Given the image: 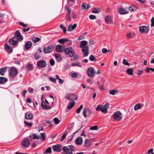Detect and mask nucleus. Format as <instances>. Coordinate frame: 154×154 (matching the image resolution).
Masks as SVG:
<instances>
[{
  "label": "nucleus",
  "mask_w": 154,
  "mask_h": 154,
  "mask_svg": "<svg viewBox=\"0 0 154 154\" xmlns=\"http://www.w3.org/2000/svg\"><path fill=\"white\" fill-rule=\"evenodd\" d=\"M88 44L87 41L83 40L80 42L79 47L82 48V51L83 54V56L86 57L88 56L89 54V47L87 46Z\"/></svg>",
  "instance_id": "nucleus-1"
},
{
  "label": "nucleus",
  "mask_w": 154,
  "mask_h": 154,
  "mask_svg": "<svg viewBox=\"0 0 154 154\" xmlns=\"http://www.w3.org/2000/svg\"><path fill=\"white\" fill-rule=\"evenodd\" d=\"M63 149L66 154H72V152L75 150V147L72 145H68L67 146H64Z\"/></svg>",
  "instance_id": "nucleus-2"
},
{
  "label": "nucleus",
  "mask_w": 154,
  "mask_h": 154,
  "mask_svg": "<svg viewBox=\"0 0 154 154\" xmlns=\"http://www.w3.org/2000/svg\"><path fill=\"white\" fill-rule=\"evenodd\" d=\"M64 53L70 57L74 56L75 53L73 49L71 47L66 48L64 49Z\"/></svg>",
  "instance_id": "nucleus-3"
},
{
  "label": "nucleus",
  "mask_w": 154,
  "mask_h": 154,
  "mask_svg": "<svg viewBox=\"0 0 154 154\" xmlns=\"http://www.w3.org/2000/svg\"><path fill=\"white\" fill-rule=\"evenodd\" d=\"M122 114L120 111H117L114 113L113 118L116 121H120L122 119Z\"/></svg>",
  "instance_id": "nucleus-4"
},
{
  "label": "nucleus",
  "mask_w": 154,
  "mask_h": 154,
  "mask_svg": "<svg viewBox=\"0 0 154 154\" xmlns=\"http://www.w3.org/2000/svg\"><path fill=\"white\" fill-rule=\"evenodd\" d=\"M66 10L67 11L66 15V19L68 22H70L71 19L70 17V15L71 14V9L70 7L67 6L66 8Z\"/></svg>",
  "instance_id": "nucleus-5"
},
{
  "label": "nucleus",
  "mask_w": 154,
  "mask_h": 154,
  "mask_svg": "<svg viewBox=\"0 0 154 154\" xmlns=\"http://www.w3.org/2000/svg\"><path fill=\"white\" fill-rule=\"evenodd\" d=\"M54 49V47L53 45H50L48 47H45L43 49L44 52L45 53H49Z\"/></svg>",
  "instance_id": "nucleus-6"
},
{
  "label": "nucleus",
  "mask_w": 154,
  "mask_h": 154,
  "mask_svg": "<svg viewBox=\"0 0 154 154\" xmlns=\"http://www.w3.org/2000/svg\"><path fill=\"white\" fill-rule=\"evenodd\" d=\"M87 72L88 76L91 77H92L94 75L95 71L93 68L91 67L88 69Z\"/></svg>",
  "instance_id": "nucleus-7"
},
{
  "label": "nucleus",
  "mask_w": 154,
  "mask_h": 154,
  "mask_svg": "<svg viewBox=\"0 0 154 154\" xmlns=\"http://www.w3.org/2000/svg\"><path fill=\"white\" fill-rule=\"evenodd\" d=\"M96 110L97 111L100 110L103 113H106L107 112V109L106 108L103 107V105L100 104L97 106L96 108Z\"/></svg>",
  "instance_id": "nucleus-8"
},
{
  "label": "nucleus",
  "mask_w": 154,
  "mask_h": 154,
  "mask_svg": "<svg viewBox=\"0 0 154 154\" xmlns=\"http://www.w3.org/2000/svg\"><path fill=\"white\" fill-rule=\"evenodd\" d=\"M149 28L146 26H140L139 27V31L141 33H147L149 31Z\"/></svg>",
  "instance_id": "nucleus-9"
},
{
  "label": "nucleus",
  "mask_w": 154,
  "mask_h": 154,
  "mask_svg": "<svg viewBox=\"0 0 154 154\" xmlns=\"http://www.w3.org/2000/svg\"><path fill=\"white\" fill-rule=\"evenodd\" d=\"M21 144L24 147H28L30 145L29 140L27 139H25L22 141Z\"/></svg>",
  "instance_id": "nucleus-10"
},
{
  "label": "nucleus",
  "mask_w": 154,
  "mask_h": 154,
  "mask_svg": "<svg viewBox=\"0 0 154 154\" xmlns=\"http://www.w3.org/2000/svg\"><path fill=\"white\" fill-rule=\"evenodd\" d=\"M18 42V39L15 37H13L9 40V43L11 45H15Z\"/></svg>",
  "instance_id": "nucleus-11"
},
{
  "label": "nucleus",
  "mask_w": 154,
  "mask_h": 154,
  "mask_svg": "<svg viewBox=\"0 0 154 154\" xmlns=\"http://www.w3.org/2000/svg\"><path fill=\"white\" fill-rule=\"evenodd\" d=\"M9 73L10 76L13 77L17 75V71L14 68L12 67L10 69Z\"/></svg>",
  "instance_id": "nucleus-12"
},
{
  "label": "nucleus",
  "mask_w": 154,
  "mask_h": 154,
  "mask_svg": "<svg viewBox=\"0 0 154 154\" xmlns=\"http://www.w3.org/2000/svg\"><path fill=\"white\" fill-rule=\"evenodd\" d=\"M37 65L40 68H44L46 65V62L44 60H40L37 63Z\"/></svg>",
  "instance_id": "nucleus-13"
},
{
  "label": "nucleus",
  "mask_w": 154,
  "mask_h": 154,
  "mask_svg": "<svg viewBox=\"0 0 154 154\" xmlns=\"http://www.w3.org/2000/svg\"><path fill=\"white\" fill-rule=\"evenodd\" d=\"M55 49L56 51L58 52H62L64 51V47L63 45H56Z\"/></svg>",
  "instance_id": "nucleus-14"
},
{
  "label": "nucleus",
  "mask_w": 154,
  "mask_h": 154,
  "mask_svg": "<svg viewBox=\"0 0 154 154\" xmlns=\"http://www.w3.org/2000/svg\"><path fill=\"white\" fill-rule=\"evenodd\" d=\"M14 37L17 38L18 39V41L19 40L21 41L23 39V37L19 31H17L16 32Z\"/></svg>",
  "instance_id": "nucleus-15"
},
{
  "label": "nucleus",
  "mask_w": 154,
  "mask_h": 154,
  "mask_svg": "<svg viewBox=\"0 0 154 154\" xmlns=\"http://www.w3.org/2000/svg\"><path fill=\"white\" fill-rule=\"evenodd\" d=\"M76 24H74L73 25L72 24L69 25L68 26L67 31L69 32H71L77 26Z\"/></svg>",
  "instance_id": "nucleus-16"
},
{
  "label": "nucleus",
  "mask_w": 154,
  "mask_h": 154,
  "mask_svg": "<svg viewBox=\"0 0 154 154\" xmlns=\"http://www.w3.org/2000/svg\"><path fill=\"white\" fill-rule=\"evenodd\" d=\"M52 148L54 151L60 152L61 149V146L60 144L54 145L53 146Z\"/></svg>",
  "instance_id": "nucleus-17"
},
{
  "label": "nucleus",
  "mask_w": 154,
  "mask_h": 154,
  "mask_svg": "<svg viewBox=\"0 0 154 154\" xmlns=\"http://www.w3.org/2000/svg\"><path fill=\"white\" fill-rule=\"evenodd\" d=\"M25 117L27 119L31 120L33 118V115L32 113L27 112L25 114Z\"/></svg>",
  "instance_id": "nucleus-18"
},
{
  "label": "nucleus",
  "mask_w": 154,
  "mask_h": 154,
  "mask_svg": "<svg viewBox=\"0 0 154 154\" xmlns=\"http://www.w3.org/2000/svg\"><path fill=\"white\" fill-rule=\"evenodd\" d=\"M41 106L43 109H50L51 107L50 106H47L44 101H43L42 104Z\"/></svg>",
  "instance_id": "nucleus-19"
},
{
  "label": "nucleus",
  "mask_w": 154,
  "mask_h": 154,
  "mask_svg": "<svg viewBox=\"0 0 154 154\" xmlns=\"http://www.w3.org/2000/svg\"><path fill=\"white\" fill-rule=\"evenodd\" d=\"M75 143L76 144L80 145L82 143V138L81 137H78L75 140Z\"/></svg>",
  "instance_id": "nucleus-20"
},
{
  "label": "nucleus",
  "mask_w": 154,
  "mask_h": 154,
  "mask_svg": "<svg viewBox=\"0 0 154 154\" xmlns=\"http://www.w3.org/2000/svg\"><path fill=\"white\" fill-rule=\"evenodd\" d=\"M90 7V6L87 4L85 3H83L82 5L81 9L82 10H84L86 9L88 10Z\"/></svg>",
  "instance_id": "nucleus-21"
},
{
  "label": "nucleus",
  "mask_w": 154,
  "mask_h": 154,
  "mask_svg": "<svg viewBox=\"0 0 154 154\" xmlns=\"http://www.w3.org/2000/svg\"><path fill=\"white\" fill-rule=\"evenodd\" d=\"M32 42L30 41H28L25 44V46L26 50H28L32 46Z\"/></svg>",
  "instance_id": "nucleus-22"
},
{
  "label": "nucleus",
  "mask_w": 154,
  "mask_h": 154,
  "mask_svg": "<svg viewBox=\"0 0 154 154\" xmlns=\"http://www.w3.org/2000/svg\"><path fill=\"white\" fill-rule=\"evenodd\" d=\"M105 21L108 24L111 23L112 21V18L110 16H108L105 17Z\"/></svg>",
  "instance_id": "nucleus-23"
},
{
  "label": "nucleus",
  "mask_w": 154,
  "mask_h": 154,
  "mask_svg": "<svg viewBox=\"0 0 154 154\" xmlns=\"http://www.w3.org/2000/svg\"><path fill=\"white\" fill-rule=\"evenodd\" d=\"M119 13L121 14H125L128 13V11L125 9L121 8H119Z\"/></svg>",
  "instance_id": "nucleus-24"
},
{
  "label": "nucleus",
  "mask_w": 154,
  "mask_h": 154,
  "mask_svg": "<svg viewBox=\"0 0 154 154\" xmlns=\"http://www.w3.org/2000/svg\"><path fill=\"white\" fill-rule=\"evenodd\" d=\"M5 48L6 50L8 52L11 53L12 51V49L11 47L7 44H6L5 45Z\"/></svg>",
  "instance_id": "nucleus-25"
},
{
  "label": "nucleus",
  "mask_w": 154,
  "mask_h": 154,
  "mask_svg": "<svg viewBox=\"0 0 154 154\" xmlns=\"http://www.w3.org/2000/svg\"><path fill=\"white\" fill-rule=\"evenodd\" d=\"M127 73L130 75H133V68H129L126 70Z\"/></svg>",
  "instance_id": "nucleus-26"
},
{
  "label": "nucleus",
  "mask_w": 154,
  "mask_h": 154,
  "mask_svg": "<svg viewBox=\"0 0 154 154\" xmlns=\"http://www.w3.org/2000/svg\"><path fill=\"white\" fill-rule=\"evenodd\" d=\"M75 104V102L73 101L72 102H70L68 105L67 109H70L72 108Z\"/></svg>",
  "instance_id": "nucleus-27"
},
{
  "label": "nucleus",
  "mask_w": 154,
  "mask_h": 154,
  "mask_svg": "<svg viewBox=\"0 0 154 154\" xmlns=\"http://www.w3.org/2000/svg\"><path fill=\"white\" fill-rule=\"evenodd\" d=\"M85 146L86 147H89L91 146L90 140H86L85 142Z\"/></svg>",
  "instance_id": "nucleus-28"
},
{
  "label": "nucleus",
  "mask_w": 154,
  "mask_h": 154,
  "mask_svg": "<svg viewBox=\"0 0 154 154\" xmlns=\"http://www.w3.org/2000/svg\"><path fill=\"white\" fill-rule=\"evenodd\" d=\"M119 92V91L117 90H111L109 91V94L112 95H114L118 93Z\"/></svg>",
  "instance_id": "nucleus-29"
},
{
  "label": "nucleus",
  "mask_w": 154,
  "mask_h": 154,
  "mask_svg": "<svg viewBox=\"0 0 154 154\" xmlns=\"http://www.w3.org/2000/svg\"><path fill=\"white\" fill-rule=\"evenodd\" d=\"M8 79L5 78L0 77V83L4 84L6 82Z\"/></svg>",
  "instance_id": "nucleus-30"
},
{
  "label": "nucleus",
  "mask_w": 154,
  "mask_h": 154,
  "mask_svg": "<svg viewBox=\"0 0 154 154\" xmlns=\"http://www.w3.org/2000/svg\"><path fill=\"white\" fill-rule=\"evenodd\" d=\"M55 57L57 61L58 62H60L61 60V57L60 54H57L55 55Z\"/></svg>",
  "instance_id": "nucleus-31"
},
{
  "label": "nucleus",
  "mask_w": 154,
  "mask_h": 154,
  "mask_svg": "<svg viewBox=\"0 0 154 154\" xmlns=\"http://www.w3.org/2000/svg\"><path fill=\"white\" fill-rule=\"evenodd\" d=\"M40 40V38L38 37H33L32 38V40L34 43H36L39 41Z\"/></svg>",
  "instance_id": "nucleus-32"
},
{
  "label": "nucleus",
  "mask_w": 154,
  "mask_h": 154,
  "mask_svg": "<svg viewBox=\"0 0 154 154\" xmlns=\"http://www.w3.org/2000/svg\"><path fill=\"white\" fill-rule=\"evenodd\" d=\"M100 11V9L99 8H94L92 11V13L94 14L99 13Z\"/></svg>",
  "instance_id": "nucleus-33"
},
{
  "label": "nucleus",
  "mask_w": 154,
  "mask_h": 154,
  "mask_svg": "<svg viewBox=\"0 0 154 154\" xmlns=\"http://www.w3.org/2000/svg\"><path fill=\"white\" fill-rule=\"evenodd\" d=\"M69 41V39L66 38H62L59 39L58 41V42L63 43L65 42H67Z\"/></svg>",
  "instance_id": "nucleus-34"
},
{
  "label": "nucleus",
  "mask_w": 154,
  "mask_h": 154,
  "mask_svg": "<svg viewBox=\"0 0 154 154\" xmlns=\"http://www.w3.org/2000/svg\"><path fill=\"white\" fill-rule=\"evenodd\" d=\"M7 68L4 67L0 69V74L1 75H4V72L6 71Z\"/></svg>",
  "instance_id": "nucleus-35"
},
{
  "label": "nucleus",
  "mask_w": 154,
  "mask_h": 154,
  "mask_svg": "<svg viewBox=\"0 0 154 154\" xmlns=\"http://www.w3.org/2000/svg\"><path fill=\"white\" fill-rule=\"evenodd\" d=\"M71 97V100L73 101L76 100L77 98V96L74 94H70Z\"/></svg>",
  "instance_id": "nucleus-36"
},
{
  "label": "nucleus",
  "mask_w": 154,
  "mask_h": 154,
  "mask_svg": "<svg viewBox=\"0 0 154 154\" xmlns=\"http://www.w3.org/2000/svg\"><path fill=\"white\" fill-rule=\"evenodd\" d=\"M83 106L82 105H81L76 110V112L77 114L79 113L81 111V110L83 108Z\"/></svg>",
  "instance_id": "nucleus-37"
},
{
  "label": "nucleus",
  "mask_w": 154,
  "mask_h": 154,
  "mask_svg": "<svg viewBox=\"0 0 154 154\" xmlns=\"http://www.w3.org/2000/svg\"><path fill=\"white\" fill-rule=\"evenodd\" d=\"M27 70H31L32 69L33 66L32 64H28L26 66Z\"/></svg>",
  "instance_id": "nucleus-38"
},
{
  "label": "nucleus",
  "mask_w": 154,
  "mask_h": 154,
  "mask_svg": "<svg viewBox=\"0 0 154 154\" xmlns=\"http://www.w3.org/2000/svg\"><path fill=\"white\" fill-rule=\"evenodd\" d=\"M72 66H78L79 67H81V65L80 63L79 62H73L72 64Z\"/></svg>",
  "instance_id": "nucleus-39"
},
{
  "label": "nucleus",
  "mask_w": 154,
  "mask_h": 154,
  "mask_svg": "<svg viewBox=\"0 0 154 154\" xmlns=\"http://www.w3.org/2000/svg\"><path fill=\"white\" fill-rule=\"evenodd\" d=\"M60 28L63 29V32L64 33H65L66 32V28L63 26V25L61 24L60 25Z\"/></svg>",
  "instance_id": "nucleus-40"
},
{
  "label": "nucleus",
  "mask_w": 154,
  "mask_h": 154,
  "mask_svg": "<svg viewBox=\"0 0 154 154\" xmlns=\"http://www.w3.org/2000/svg\"><path fill=\"white\" fill-rule=\"evenodd\" d=\"M134 110H137L138 109H141L140 107V104H137L135 105L134 106Z\"/></svg>",
  "instance_id": "nucleus-41"
},
{
  "label": "nucleus",
  "mask_w": 154,
  "mask_h": 154,
  "mask_svg": "<svg viewBox=\"0 0 154 154\" xmlns=\"http://www.w3.org/2000/svg\"><path fill=\"white\" fill-rule=\"evenodd\" d=\"M98 129V127L97 126H94L90 127V129L91 130H97Z\"/></svg>",
  "instance_id": "nucleus-42"
},
{
  "label": "nucleus",
  "mask_w": 154,
  "mask_h": 154,
  "mask_svg": "<svg viewBox=\"0 0 154 154\" xmlns=\"http://www.w3.org/2000/svg\"><path fill=\"white\" fill-rule=\"evenodd\" d=\"M19 24L20 26H23L24 27H27L28 25L26 24H24L22 22H19Z\"/></svg>",
  "instance_id": "nucleus-43"
},
{
  "label": "nucleus",
  "mask_w": 154,
  "mask_h": 154,
  "mask_svg": "<svg viewBox=\"0 0 154 154\" xmlns=\"http://www.w3.org/2000/svg\"><path fill=\"white\" fill-rule=\"evenodd\" d=\"M34 57H35V58L36 59H38L40 57V56L39 53L37 52H36L35 53V54L34 55Z\"/></svg>",
  "instance_id": "nucleus-44"
},
{
  "label": "nucleus",
  "mask_w": 154,
  "mask_h": 154,
  "mask_svg": "<svg viewBox=\"0 0 154 154\" xmlns=\"http://www.w3.org/2000/svg\"><path fill=\"white\" fill-rule=\"evenodd\" d=\"M89 59L91 61H95L96 60L95 57L93 55H91L90 56Z\"/></svg>",
  "instance_id": "nucleus-45"
},
{
  "label": "nucleus",
  "mask_w": 154,
  "mask_h": 154,
  "mask_svg": "<svg viewBox=\"0 0 154 154\" xmlns=\"http://www.w3.org/2000/svg\"><path fill=\"white\" fill-rule=\"evenodd\" d=\"M54 121L56 124H58L60 122V121L56 117L54 119Z\"/></svg>",
  "instance_id": "nucleus-46"
},
{
  "label": "nucleus",
  "mask_w": 154,
  "mask_h": 154,
  "mask_svg": "<svg viewBox=\"0 0 154 154\" xmlns=\"http://www.w3.org/2000/svg\"><path fill=\"white\" fill-rule=\"evenodd\" d=\"M51 147H49L47 149L45 152V153H51Z\"/></svg>",
  "instance_id": "nucleus-47"
},
{
  "label": "nucleus",
  "mask_w": 154,
  "mask_h": 154,
  "mask_svg": "<svg viewBox=\"0 0 154 154\" xmlns=\"http://www.w3.org/2000/svg\"><path fill=\"white\" fill-rule=\"evenodd\" d=\"M123 63L124 65L128 66H130V63L127 62V60L125 59H124L123 60Z\"/></svg>",
  "instance_id": "nucleus-48"
},
{
  "label": "nucleus",
  "mask_w": 154,
  "mask_h": 154,
  "mask_svg": "<svg viewBox=\"0 0 154 154\" xmlns=\"http://www.w3.org/2000/svg\"><path fill=\"white\" fill-rule=\"evenodd\" d=\"M87 114L90 115L91 113V109H88L86 108H85Z\"/></svg>",
  "instance_id": "nucleus-49"
},
{
  "label": "nucleus",
  "mask_w": 154,
  "mask_h": 154,
  "mask_svg": "<svg viewBox=\"0 0 154 154\" xmlns=\"http://www.w3.org/2000/svg\"><path fill=\"white\" fill-rule=\"evenodd\" d=\"M82 114L85 118H86L87 117V113L85 109L82 111Z\"/></svg>",
  "instance_id": "nucleus-50"
},
{
  "label": "nucleus",
  "mask_w": 154,
  "mask_h": 154,
  "mask_svg": "<svg viewBox=\"0 0 154 154\" xmlns=\"http://www.w3.org/2000/svg\"><path fill=\"white\" fill-rule=\"evenodd\" d=\"M41 138L42 139L43 141H44L45 139V135L44 133H42L41 134Z\"/></svg>",
  "instance_id": "nucleus-51"
},
{
  "label": "nucleus",
  "mask_w": 154,
  "mask_h": 154,
  "mask_svg": "<svg viewBox=\"0 0 154 154\" xmlns=\"http://www.w3.org/2000/svg\"><path fill=\"white\" fill-rule=\"evenodd\" d=\"M66 135L67 134L66 133V132H64L62 135V139L60 140L61 141L63 140L66 137Z\"/></svg>",
  "instance_id": "nucleus-52"
},
{
  "label": "nucleus",
  "mask_w": 154,
  "mask_h": 154,
  "mask_svg": "<svg viewBox=\"0 0 154 154\" xmlns=\"http://www.w3.org/2000/svg\"><path fill=\"white\" fill-rule=\"evenodd\" d=\"M86 82L90 84H92L94 82L93 79H88Z\"/></svg>",
  "instance_id": "nucleus-53"
},
{
  "label": "nucleus",
  "mask_w": 154,
  "mask_h": 154,
  "mask_svg": "<svg viewBox=\"0 0 154 154\" xmlns=\"http://www.w3.org/2000/svg\"><path fill=\"white\" fill-rule=\"evenodd\" d=\"M49 79L50 81L54 83L56 82V79L55 78L52 77H50L49 78Z\"/></svg>",
  "instance_id": "nucleus-54"
},
{
  "label": "nucleus",
  "mask_w": 154,
  "mask_h": 154,
  "mask_svg": "<svg viewBox=\"0 0 154 154\" xmlns=\"http://www.w3.org/2000/svg\"><path fill=\"white\" fill-rule=\"evenodd\" d=\"M40 137V136H38L35 134H33V139H38Z\"/></svg>",
  "instance_id": "nucleus-55"
},
{
  "label": "nucleus",
  "mask_w": 154,
  "mask_h": 154,
  "mask_svg": "<svg viewBox=\"0 0 154 154\" xmlns=\"http://www.w3.org/2000/svg\"><path fill=\"white\" fill-rule=\"evenodd\" d=\"M24 122L27 126L29 127H31L32 125V124L30 123H28L25 121H24Z\"/></svg>",
  "instance_id": "nucleus-56"
},
{
  "label": "nucleus",
  "mask_w": 154,
  "mask_h": 154,
  "mask_svg": "<svg viewBox=\"0 0 154 154\" xmlns=\"http://www.w3.org/2000/svg\"><path fill=\"white\" fill-rule=\"evenodd\" d=\"M89 18L91 20H94L96 18L95 16L93 15H91L89 16Z\"/></svg>",
  "instance_id": "nucleus-57"
},
{
  "label": "nucleus",
  "mask_w": 154,
  "mask_h": 154,
  "mask_svg": "<svg viewBox=\"0 0 154 154\" xmlns=\"http://www.w3.org/2000/svg\"><path fill=\"white\" fill-rule=\"evenodd\" d=\"M71 76L73 78H76L78 76V75L76 73L74 72L72 74Z\"/></svg>",
  "instance_id": "nucleus-58"
},
{
  "label": "nucleus",
  "mask_w": 154,
  "mask_h": 154,
  "mask_svg": "<svg viewBox=\"0 0 154 154\" xmlns=\"http://www.w3.org/2000/svg\"><path fill=\"white\" fill-rule=\"evenodd\" d=\"M72 15L73 18L76 19L77 18V15L75 12L72 13Z\"/></svg>",
  "instance_id": "nucleus-59"
},
{
  "label": "nucleus",
  "mask_w": 154,
  "mask_h": 154,
  "mask_svg": "<svg viewBox=\"0 0 154 154\" xmlns=\"http://www.w3.org/2000/svg\"><path fill=\"white\" fill-rule=\"evenodd\" d=\"M50 64L52 66H53L55 64V62L54 60L51 59L50 61Z\"/></svg>",
  "instance_id": "nucleus-60"
},
{
  "label": "nucleus",
  "mask_w": 154,
  "mask_h": 154,
  "mask_svg": "<svg viewBox=\"0 0 154 154\" xmlns=\"http://www.w3.org/2000/svg\"><path fill=\"white\" fill-rule=\"evenodd\" d=\"M39 131L43 130V127L42 125H39L38 127Z\"/></svg>",
  "instance_id": "nucleus-61"
},
{
  "label": "nucleus",
  "mask_w": 154,
  "mask_h": 154,
  "mask_svg": "<svg viewBox=\"0 0 154 154\" xmlns=\"http://www.w3.org/2000/svg\"><path fill=\"white\" fill-rule=\"evenodd\" d=\"M151 27H152L154 26V17H152L151 20Z\"/></svg>",
  "instance_id": "nucleus-62"
},
{
  "label": "nucleus",
  "mask_w": 154,
  "mask_h": 154,
  "mask_svg": "<svg viewBox=\"0 0 154 154\" xmlns=\"http://www.w3.org/2000/svg\"><path fill=\"white\" fill-rule=\"evenodd\" d=\"M103 107L106 108L107 109L109 107V104L108 103H106L104 105H103Z\"/></svg>",
  "instance_id": "nucleus-63"
},
{
  "label": "nucleus",
  "mask_w": 154,
  "mask_h": 154,
  "mask_svg": "<svg viewBox=\"0 0 154 154\" xmlns=\"http://www.w3.org/2000/svg\"><path fill=\"white\" fill-rule=\"evenodd\" d=\"M46 122L48 124L49 127H51L52 126V124L50 121L46 120Z\"/></svg>",
  "instance_id": "nucleus-64"
}]
</instances>
